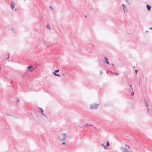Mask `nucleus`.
Masks as SVG:
<instances>
[{"label": "nucleus", "mask_w": 152, "mask_h": 152, "mask_svg": "<svg viewBox=\"0 0 152 152\" xmlns=\"http://www.w3.org/2000/svg\"><path fill=\"white\" fill-rule=\"evenodd\" d=\"M47 28H48L49 29H50V26L49 25H47Z\"/></svg>", "instance_id": "nucleus-9"}, {"label": "nucleus", "mask_w": 152, "mask_h": 152, "mask_svg": "<svg viewBox=\"0 0 152 152\" xmlns=\"http://www.w3.org/2000/svg\"><path fill=\"white\" fill-rule=\"evenodd\" d=\"M110 145V144L108 142V141H107V146H109Z\"/></svg>", "instance_id": "nucleus-11"}, {"label": "nucleus", "mask_w": 152, "mask_h": 152, "mask_svg": "<svg viewBox=\"0 0 152 152\" xmlns=\"http://www.w3.org/2000/svg\"><path fill=\"white\" fill-rule=\"evenodd\" d=\"M85 17H86H86H87V16H86H86H85Z\"/></svg>", "instance_id": "nucleus-20"}, {"label": "nucleus", "mask_w": 152, "mask_h": 152, "mask_svg": "<svg viewBox=\"0 0 152 152\" xmlns=\"http://www.w3.org/2000/svg\"><path fill=\"white\" fill-rule=\"evenodd\" d=\"M53 73L56 76H58L59 77H60V75H59L58 74H57L56 73V72L55 71L53 72Z\"/></svg>", "instance_id": "nucleus-5"}, {"label": "nucleus", "mask_w": 152, "mask_h": 152, "mask_svg": "<svg viewBox=\"0 0 152 152\" xmlns=\"http://www.w3.org/2000/svg\"><path fill=\"white\" fill-rule=\"evenodd\" d=\"M129 86H130V87H131L132 90V85H130Z\"/></svg>", "instance_id": "nucleus-16"}, {"label": "nucleus", "mask_w": 152, "mask_h": 152, "mask_svg": "<svg viewBox=\"0 0 152 152\" xmlns=\"http://www.w3.org/2000/svg\"><path fill=\"white\" fill-rule=\"evenodd\" d=\"M11 7H12V9L13 10V9L14 8V5L13 4L12 5H11Z\"/></svg>", "instance_id": "nucleus-13"}, {"label": "nucleus", "mask_w": 152, "mask_h": 152, "mask_svg": "<svg viewBox=\"0 0 152 152\" xmlns=\"http://www.w3.org/2000/svg\"><path fill=\"white\" fill-rule=\"evenodd\" d=\"M98 106V104H94L91 106V109H95L97 108Z\"/></svg>", "instance_id": "nucleus-2"}, {"label": "nucleus", "mask_w": 152, "mask_h": 152, "mask_svg": "<svg viewBox=\"0 0 152 152\" xmlns=\"http://www.w3.org/2000/svg\"><path fill=\"white\" fill-rule=\"evenodd\" d=\"M137 70H135V72H136V73H137Z\"/></svg>", "instance_id": "nucleus-17"}, {"label": "nucleus", "mask_w": 152, "mask_h": 152, "mask_svg": "<svg viewBox=\"0 0 152 152\" xmlns=\"http://www.w3.org/2000/svg\"><path fill=\"white\" fill-rule=\"evenodd\" d=\"M62 144H63V145H64L65 144V143H64V142H62Z\"/></svg>", "instance_id": "nucleus-18"}, {"label": "nucleus", "mask_w": 152, "mask_h": 152, "mask_svg": "<svg viewBox=\"0 0 152 152\" xmlns=\"http://www.w3.org/2000/svg\"><path fill=\"white\" fill-rule=\"evenodd\" d=\"M146 7L148 9V11H150L151 9V7L148 4L146 5Z\"/></svg>", "instance_id": "nucleus-4"}, {"label": "nucleus", "mask_w": 152, "mask_h": 152, "mask_svg": "<svg viewBox=\"0 0 152 152\" xmlns=\"http://www.w3.org/2000/svg\"><path fill=\"white\" fill-rule=\"evenodd\" d=\"M9 58V56H8V57L7 58H6V59L7 60V59H8Z\"/></svg>", "instance_id": "nucleus-19"}, {"label": "nucleus", "mask_w": 152, "mask_h": 152, "mask_svg": "<svg viewBox=\"0 0 152 152\" xmlns=\"http://www.w3.org/2000/svg\"><path fill=\"white\" fill-rule=\"evenodd\" d=\"M102 146H103L104 148L105 149H106V146H104V144H103L102 143Z\"/></svg>", "instance_id": "nucleus-10"}, {"label": "nucleus", "mask_w": 152, "mask_h": 152, "mask_svg": "<svg viewBox=\"0 0 152 152\" xmlns=\"http://www.w3.org/2000/svg\"><path fill=\"white\" fill-rule=\"evenodd\" d=\"M134 92L133 91L131 95H132H132H134Z\"/></svg>", "instance_id": "nucleus-15"}, {"label": "nucleus", "mask_w": 152, "mask_h": 152, "mask_svg": "<svg viewBox=\"0 0 152 152\" xmlns=\"http://www.w3.org/2000/svg\"><path fill=\"white\" fill-rule=\"evenodd\" d=\"M104 58L105 59V61H106V63L108 64H109V63L108 62V59H107L106 57H105Z\"/></svg>", "instance_id": "nucleus-6"}, {"label": "nucleus", "mask_w": 152, "mask_h": 152, "mask_svg": "<svg viewBox=\"0 0 152 152\" xmlns=\"http://www.w3.org/2000/svg\"><path fill=\"white\" fill-rule=\"evenodd\" d=\"M122 6L123 7V9H124V8H125V5L124 4H123L122 5Z\"/></svg>", "instance_id": "nucleus-12"}, {"label": "nucleus", "mask_w": 152, "mask_h": 152, "mask_svg": "<svg viewBox=\"0 0 152 152\" xmlns=\"http://www.w3.org/2000/svg\"><path fill=\"white\" fill-rule=\"evenodd\" d=\"M19 100H18L17 101L18 102H19Z\"/></svg>", "instance_id": "nucleus-21"}, {"label": "nucleus", "mask_w": 152, "mask_h": 152, "mask_svg": "<svg viewBox=\"0 0 152 152\" xmlns=\"http://www.w3.org/2000/svg\"><path fill=\"white\" fill-rule=\"evenodd\" d=\"M65 135L64 134H61L59 137V140L61 141H63L65 139Z\"/></svg>", "instance_id": "nucleus-1"}, {"label": "nucleus", "mask_w": 152, "mask_h": 152, "mask_svg": "<svg viewBox=\"0 0 152 152\" xmlns=\"http://www.w3.org/2000/svg\"><path fill=\"white\" fill-rule=\"evenodd\" d=\"M27 69H28V72H29V71L32 72L34 69V68L32 66L28 67L27 68Z\"/></svg>", "instance_id": "nucleus-3"}, {"label": "nucleus", "mask_w": 152, "mask_h": 152, "mask_svg": "<svg viewBox=\"0 0 152 152\" xmlns=\"http://www.w3.org/2000/svg\"><path fill=\"white\" fill-rule=\"evenodd\" d=\"M39 110H40L41 111L42 114L43 115V111L42 109L41 108H39Z\"/></svg>", "instance_id": "nucleus-8"}, {"label": "nucleus", "mask_w": 152, "mask_h": 152, "mask_svg": "<svg viewBox=\"0 0 152 152\" xmlns=\"http://www.w3.org/2000/svg\"><path fill=\"white\" fill-rule=\"evenodd\" d=\"M113 74L114 75H118L119 74L118 73L115 72H113Z\"/></svg>", "instance_id": "nucleus-7"}, {"label": "nucleus", "mask_w": 152, "mask_h": 152, "mask_svg": "<svg viewBox=\"0 0 152 152\" xmlns=\"http://www.w3.org/2000/svg\"><path fill=\"white\" fill-rule=\"evenodd\" d=\"M59 70L58 69V70H56V71H55V72H59Z\"/></svg>", "instance_id": "nucleus-14"}]
</instances>
